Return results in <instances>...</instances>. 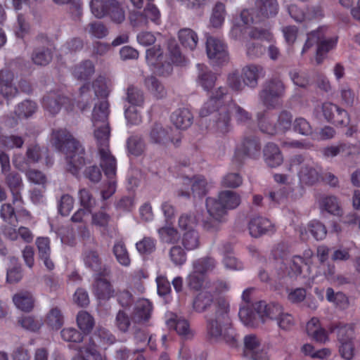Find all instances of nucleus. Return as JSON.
Listing matches in <instances>:
<instances>
[{
    "instance_id": "f257e3e1",
    "label": "nucleus",
    "mask_w": 360,
    "mask_h": 360,
    "mask_svg": "<svg viewBox=\"0 0 360 360\" xmlns=\"http://www.w3.org/2000/svg\"><path fill=\"white\" fill-rule=\"evenodd\" d=\"M110 114L109 103L101 99L95 103L91 115L94 136L97 142L100 165L104 168L107 175H112L115 170V158L109 149L110 129L108 123Z\"/></svg>"
},
{
    "instance_id": "f03ea898",
    "label": "nucleus",
    "mask_w": 360,
    "mask_h": 360,
    "mask_svg": "<svg viewBox=\"0 0 360 360\" xmlns=\"http://www.w3.org/2000/svg\"><path fill=\"white\" fill-rule=\"evenodd\" d=\"M228 89L225 86H219L211 91L206 102L200 110V117L213 115L214 127L220 134H224L231 129V117L229 115Z\"/></svg>"
},
{
    "instance_id": "7ed1b4c3",
    "label": "nucleus",
    "mask_w": 360,
    "mask_h": 360,
    "mask_svg": "<svg viewBox=\"0 0 360 360\" xmlns=\"http://www.w3.org/2000/svg\"><path fill=\"white\" fill-rule=\"evenodd\" d=\"M52 136L55 146L65 155L66 170L73 175L78 174L85 164L82 144L65 129L54 130Z\"/></svg>"
},
{
    "instance_id": "20e7f679",
    "label": "nucleus",
    "mask_w": 360,
    "mask_h": 360,
    "mask_svg": "<svg viewBox=\"0 0 360 360\" xmlns=\"http://www.w3.org/2000/svg\"><path fill=\"white\" fill-rule=\"evenodd\" d=\"M207 331L212 338L224 340L231 346L236 345V333L231 328L229 304L226 300H219L214 313L207 317Z\"/></svg>"
},
{
    "instance_id": "39448f33",
    "label": "nucleus",
    "mask_w": 360,
    "mask_h": 360,
    "mask_svg": "<svg viewBox=\"0 0 360 360\" xmlns=\"http://www.w3.org/2000/svg\"><path fill=\"white\" fill-rule=\"evenodd\" d=\"M285 85L279 77H272L265 82L259 93L261 103L268 108H274L278 104L279 99L285 94Z\"/></svg>"
},
{
    "instance_id": "423d86ee",
    "label": "nucleus",
    "mask_w": 360,
    "mask_h": 360,
    "mask_svg": "<svg viewBox=\"0 0 360 360\" xmlns=\"http://www.w3.org/2000/svg\"><path fill=\"white\" fill-rule=\"evenodd\" d=\"M292 115L290 112L282 110L276 120L263 117L259 120L260 130L269 135L283 134L289 131L292 126Z\"/></svg>"
},
{
    "instance_id": "0eeeda50",
    "label": "nucleus",
    "mask_w": 360,
    "mask_h": 360,
    "mask_svg": "<svg viewBox=\"0 0 360 360\" xmlns=\"http://www.w3.org/2000/svg\"><path fill=\"white\" fill-rule=\"evenodd\" d=\"M300 166L298 176L302 183L307 185H314L320 177L317 165L311 160H304V157L297 155L292 157L289 163L288 170L292 171L293 167Z\"/></svg>"
},
{
    "instance_id": "6e6552de",
    "label": "nucleus",
    "mask_w": 360,
    "mask_h": 360,
    "mask_svg": "<svg viewBox=\"0 0 360 360\" xmlns=\"http://www.w3.org/2000/svg\"><path fill=\"white\" fill-rule=\"evenodd\" d=\"M206 209L208 215L203 219V226L207 231L217 230L225 221L227 210L217 197L206 199Z\"/></svg>"
},
{
    "instance_id": "1a4fd4ad",
    "label": "nucleus",
    "mask_w": 360,
    "mask_h": 360,
    "mask_svg": "<svg viewBox=\"0 0 360 360\" xmlns=\"http://www.w3.org/2000/svg\"><path fill=\"white\" fill-rule=\"evenodd\" d=\"M115 341V336L108 329L98 326L84 346L87 347L88 352L95 360H101L102 355L98 352V348H105Z\"/></svg>"
},
{
    "instance_id": "9d476101",
    "label": "nucleus",
    "mask_w": 360,
    "mask_h": 360,
    "mask_svg": "<svg viewBox=\"0 0 360 360\" xmlns=\"http://www.w3.org/2000/svg\"><path fill=\"white\" fill-rule=\"evenodd\" d=\"M172 127L160 123H155L148 131V141L160 147H167L169 143L178 146L181 142L180 138L172 136Z\"/></svg>"
},
{
    "instance_id": "9b49d317",
    "label": "nucleus",
    "mask_w": 360,
    "mask_h": 360,
    "mask_svg": "<svg viewBox=\"0 0 360 360\" xmlns=\"http://www.w3.org/2000/svg\"><path fill=\"white\" fill-rule=\"evenodd\" d=\"M317 44L316 61L321 63V56L328 52L336 44V40L334 39H325L320 30L313 31L307 36V39L302 48V53H305L314 44Z\"/></svg>"
},
{
    "instance_id": "f8f14e48",
    "label": "nucleus",
    "mask_w": 360,
    "mask_h": 360,
    "mask_svg": "<svg viewBox=\"0 0 360 360\" xmlns=\"http://www.w3.org/2000/svg\"><path fill=\"white\" fill-rule=\"evenodd\" d=\"M44 108L51 115H56L61 108L68 112H75V102L70 98L56 92H51L43 98Z\"/></svg>"
},
{
    "instance_id": "ddd939ff",
    "label": "nucleus",
    "mask_w": 360,
    "mask_h": 360,
    "mask_svg": "<svg viewBox=\"0 0 360 360\" xmlns=\"http://www.w3.org/2000/svg\"><path fill=\"white\" fill-rule=\"evenodd\" d=\"M146 58L148 64L153 66L158 74L168 75L172 72L171 61L168 60L167 56L163 54L159 45L147 49Z\"/></svg>"
},
{
    "instance_id": "4468645a",
    "label": "nucleus",
    "mask_w": 360,
    "mask_h": 360,
    "mask_svg": "<svg viewBox=\"0 0 360 360\" xmlns=\"http://www.w3.org/2000/svg\"><path fill=\"white\" fill-rule=\"evenodd\" d=\"M260 149L259 141L255 136L245 135L242 141L241 148L237 150L234 154L233 162L236 166H240L245 156L255 158L259 154Z\"/></svg>"
},
{
    "instance_id": "2eb2a0df",
    "label": "nucleus",
    "mask_w": 360,
    "mask_h": 360,
    "mask_svg": "<svg viewBox=\"0 0 360 360\" xmlns=\"http://www.w3.org/2000/svg\"><path fill=\"white\" fill-rule=\"evenodd\" d=\"M18 77L8 68L0 70V94L7 101L17 96L19 90L17 86Z\"/></svg>"
},
{
    "instance_id": "dca6fc26",
    "label": "nucleus",
    "mask_w": 360,
    "mask_h": 360,
    "mask_svg": "<svg viewBox=\"0 0 360 360\" xmlns=\"http://www.w3.org/2000/svg\"><path fill=\"white\" fill-rule=\"evenodd\" d=\"M245 352L253 360H269L266 352L262 345L259 339L253 334L244 338Z\"/></svg>"
},
{
    "instance_id": "f3484780",
    "label": "nucleus",
    "mask_w": 360,
    "mask_h": 360,
    "mask_svg": "<svg viewBox=\"0 0 360 360\" xmlns=\"http://www.w3.org/2000/svg\"><path fill=\"white\" fill-rule=\"evenodd\" d=\"M253 309L257 311L262 322L267 320L276 321L283 309L279 304L271 302L266 304L264 301L256 302Z\"/></svg>"
},
{
    "instance_id": "a211bd4d",
    "label": "nucleus",
    "mask_w": 360,
    "mask_h": 360,
    "mask_svg": "<svg viewBox=\"0 0 360 360\" xmlns=\"http://www.w3.org/2000/svg\"><path fill=\"white\" fill-rule=\"evenodd\" d=\"M323 115L328 122L339 125H347L349 124L347 112L340 109L338 106L331 103H324L322 105Z\"/></svg>"
},
{
    "instance_id": "6ab92c4d",
    "label": "nucleus",
    "mask_w": 360,
    "mask_h": 360,
    "mask_svg": "<svg viewBox=\"0 0 360 360\" xmlns=\"http://www.w3.org/2000/svg\"><path fill=\"white\" fill-rule=\"evenodd\" d=\"M206 51L209 58L217 61H225L227 58L226 46L220 39L208 37L206 41Z\"/></svg>"
},
{
    "instance_id": "aec40b11",
    "label": "nucleus",
    "mask_w": 360,
    "mask_h": 360,
    "mask_svg": "<svg viewBox=\"0 0 360 360\" xmlns=\"http://www.w3.org/2000/svg\"><path fill=\"white\" fill-rule=\"evenodd\" d=\"M248 229L250 234L255 238L274 231L273 224L268 219L260 216L252 217L250 219Z\"/></svg>"
},
{
    "instance_id": "412c9836",
    "label": "nucleus",
    "mask_w": 360,
    "mask_h": 360,
    "mask_svg": "<svg viewBox=\"0 0 360 360\" xmlns=\"http://www.w3.org/2000/svg\"><path fill=\"white\" fill-rule=\"evenodd\" d=\"M264 75L265 71L263 67L259 65L251 64L242 69L241 77L243 83L250 88H255L258 84L259 78Z\"/></svg>"
},
{
    "instance_id": "4be33fe9",
    "label": "nucleus",
    "mask_w": 360,
    "mask_h": 360,
    "mask_svg": "<svg viewBox=\"0 0 360 360\" xmlns=\"http://www.w3.org/2000/svg\"><path fill=\"white\" fill-rule=\"evenodd\" d=\"M171 122L178 129L185 130L193 124V116L186 108H179L171 115Z\"/></svg>"
},
{
    "instance_id": "5701e85b",
    "label": "nucleus",
    "mask_w": 360,
    "mask_h": 360,
    "mask_svg": "<svg viewBox=\"0 0 360 360\" xmlns=\"http://www.w3.org/2000/svg\"><path fill=\"white\" fill-rule=\"evenodd\" d=\"M255 7L257 15L264 18L276 16L279 10L277 0H255Z\"/></svg>"
},
{
    "instance_id": "b1692460",
    "label": "nucleus",
    "mask_w": 360,
    "mask_h": 360,
    "mask_svg": "<svg viewBox=\"0 0 360 360\" xmlns=\"http://www.w3.org/2000/svg\"><path fill=\"white\" fill-rule=\"evenodd\" d=\"M152 304L146 299H141L136 302L132 315L136 323H142L148 321L152 313Z\"/></svg>"
},
{
    "instance_id": "393cba45",
    "label": "nucleus",
    "mask_w": 360,
    "mask_h": 360,
    "mask_svg": "<svg viewBox=\"0 0 360 360\" xmlns=\"http://www.w3.org/2000/svg\"><path fill=\"white\" fill-rule=\"evenodd\" d=\"M167 325L169 328H174L179 335L185 339H189L193 336L189 323L185 319L172 315L167 321Z\"/></svg>"
},
{
    "instance_id": "a878e982",
    "label": "nucleus",
    "mask_w": 360,
    "mask_h": 360,
    "mask_svg": "<svg viewBox=\"0 0 360 360\" xmlns=\"http://www.w3.org/2000/svg\"><path fill=\"white\" fill-rule=\"evenodd\" d=\"M307 231H309L317 240L324 239L327 233L326 226L320 221L316 220L310 221L307 224V227L300 228V234L302 240L307 239Z\"/></svg>"
},
{
    "instance_id": "bb28decb",
    "label": "nucleus",
    "mask_w": 360,
    "mask_h": 360,
    "mask_svg": "<svg viewBox=\"0 0 360 360\" xmlns=\"http://www.w3.org/2000/svg\"><path fill=\"white\" fill-rule=\"evenodd\" d=\"M82 258L86 267L98 272L101 269L102 261L97 250L89 247H85Z\"/></svg>"
},
{
    "instance_id": "cd10ccee",
    "label": "nucleus",
    "mask_w": 360,
    "mask_h": 360,
    "mask_svg": "<svg viewBox=\"0 0 360 360\" xmlns=\"http://www.w3.org/2000/svg\"><path fill=\"white\" fill-rule=\"evenodd\" d=\"M265 162L271 167L279 166L283 160L278 146L274 143H268L264 148Z\"/></svg>"
},
{
    "instance_id": "c85d7f7f",
    "label": "nucleus",
    "mask_w": 360,
    "mask_h": 360,
    "mask_svg": "<svg viewBox=\"0 0 360 360\" xmlns=\"http://www.w3.org/2000/svg\"><path fill=\"white\" fill-rule=\"evenodd\" d=\"M183 184L186 187L191 186L195 197L201 198L206 193L207 181L202 176H195L193 179L185 177L183 179Z\"/></svg>"
},
{
    "instance_id": "c756f323",
    "label": "nucleus",
    "mask_w": 360,
    "mask_h": 360,
    "mask_svg": "<svg viewBox=\"0 0 360 360\" xmlns=\"http://www.w3.org/2000/svg\"><path fill=\"white\" fill-rule=\"evenodd\" d=\"M94 295L99 300H108L114 293L110 283L105 278L98 277L93 285Z\"/></svg>"
},
{
    "instance_id": "7c9ffc66",
    "label": "nucleus",
    "mask_w": 360,
    "mask_h": 360,
    "mask_svg": "<svg viewBox=\"0 0 360 360\" xmlns=\"http://www.w3.org/2000/svg\"><path fill=\"white\" fill-rule=\"evenodd\" d=\"M307 333L309 336L320 342H325L328 340L326 331L320 326L319 320L317 318H312L307 324Z\"/></svg>"
},
{
    "instance_id": "2f4dec72",
    "label": "nucleus",
    "mask_w": 360,
    "mask_h": 360,
    "mask_svg": "<svg viewBox=\"0 0 360 360\" xmlns=\"http://www.w3.org/2000/svg\"><path fill=\"white\" fill-rule=\"evenodd\" d=\"M144 85L155 98L162 99L167 96V90L155 77L150 76L146 77L144 80Z\"/></svg>"
},
{
    "instance_id": "473e14b6",
    "label": "nucleus",
    "mask_w": 360,
    "mask_h": 360,
    "mask_svg": "<svg viewBox=\"0 0 360 360\" xmlns=\"http://www.w3.org/2000/svg\"><path fill=\"white\" fill-rule=\"evenodd\" d=\"M198 68L200 72L197 82L205 91H209L214 86L217 77L211 71L207 69L204 70L203 66L200 64H198Z\"/></svg>"
},
{
    "instance_id": "72a5a7b5",
    "label": "nucleus",
    "mask_w": 360,
    "mask_h": 360,
    "mask_svg": "<svg viewBox=\"0 0 360 360\" xmlns=\"http://www.w3.org/2000/svg\"><path fill=\"white\" fill-rule=\"evenodd\" d=\"M226 15V6L221 2H217L212 10L210 18V25L211 27L219 29L221 28L225 20Z\"/></svg>"
},
{
    "instance_id": "f704fd0d",
    "label": "nucleus",
    "mask_w": 360,
    "mask_h": 360,
    "mask_svg": "<svg viewBox=\"0 0 360 360\" xmlns=\"http://www.w3.org/2000/svg\"><path fill=\"white\" fill-rule=\"evenodd\" d=\"M214 302L213 295L207 290H202L198 294L193 302V307L198 312L207 310Z\"/></svg>"
},
{
    "instance_id": "c9c22d12",
    "label": "nucleus",
    "mask_w": 360,
    "mask_h": 360,
    "mask_svg": "<svg viewBox=\"0 0 360 360\" xmlns=\"http://www.w3.org/2000/svg\"><path fill=\"white\" fill-rule=\"evenodd\" d=\"M330 330L332 333H336L339 343L354 340V328L351 324L339 323Z\"/></svg>"
},
{
    "instance_id": "e433bc0d",
    "label": "nucleus",
    "mask_w": 360,
    "mask_h": 360,
    "mask_svg": "<svg viewBox=\"0 0 360 360\" xmlns=\"http://www.w3.org/2000/svg\"><path fill=\"white\" fill-rule=\"evenodd\" d=\"M94 72L95 68L93 63L89 60H86L75 67L73 75L77 79L86 80L94 75Z\"/></svg>"
},
{
    "instance_id": "4c0bfd02",
    "label": "nucleus",
    "mask_w": 360,
    "mask_h": 360,
    "mask_svg": "<svg viewBox=\"0 0 360 360\" xmlns=\"http://www.w3.org/2000/svg\"><path fill=\"white\" fill-rule=\"evenodd\" d=\"M193 270L201 275L212 272L217 266L216 260L211 257H204L193 262Z\"/></svg>"
},
{
    "instance_id": "58836bf2",
    "label": "nucleus",
    "mask_w": 360,
    "mask_h": 360,
    "mask_svg": "<svg viewBox=\"0 0 360 360\" xmlns=\"http://www.w3.org/2000/svg\"><path fill=\"white\" fill-rule=\"evenodd\" d=\"M92 86L96 96H100L102 99H106V97L111 91L112 82L110 79L99 76L94 81Z\"/></svg>"
},
{
    "instance_id": "ea45409f",
    "label": "nucleus",
    "mask_w": 360,
    "mask_h": 360,
    "mask_svg": "<svg viewBox=\"0 0 360 360\" xmlns=\"http://www.w3.org/2000/svg\"><path fill=\"white\" fill-rule=\"evenodd\" d=\"M13 301L19 309L30 311L34 307V299L29 292H20L13 297Z\"/></svg>"
},
{
    "instance_id": "a19ab883",
    "label": "nucleus",
    "mask_w": 360,
    "mask_h": 360,
    "mask_svg": "<svg viewBox=\"0 0 360 360\" xmlns=\"http://www.w3.org/2000/svg\"><path fill=\"white\" fill-rule=\"evenodd\" d=\"M112 252L117 262L122 266H129L131 264L129 254L124 243L122 240L116 241L112 247Z\"/></svg>"
},
{
    "instance_id": "79ce46f5",
    "label": "nucleus",
    "mask_w": 360,
    "mask_h": 360,
    "mask_svg": "<svg viewBox=\"0 0 360 360\" xmlns=\"http://www.w3.org/2000/svg\"><path fill=\"white\" fill-rule=\"evenodd\" d=\"M240 321L244 325L248 327H256L258 325V317L257 311L255 312L250 307L241 306L238 312Z\"/></svg>"
},
{
    "instance_id": "37998d69",
    "label": "nucleus",
    "mask_w": 360,
    "mask_h": 360,
    "mask_svg": "<svg viewBox=\"0 0 360 360\" xmlns=\"http://www.w3.org/2000/svg\"><path fill=\"white\" fill-rule=\"evenodd\" d=\"M227 108H229V115H230L231 112H234V116L238 123L248 124L251 121V114L242 107L235 103L231 97L229 98Z\"/></svg>"
},
{
    "instance_id": "c03bdc74",
    "label": "nucleus",
    "mask_w": 360,
    "mask_h": 360,
    "mask_svg": "<svg viewBox=\"0 0 360 360\" xmlns=\"http://www.w3.org/2000/svg\"><path fill=\"white\" fill-rule=\"evenodd\" d=\"M218 199L226 210L236 208L240 203V196L234 191H224L219 193Z\"/></svg>"
},
{
    "instance_id": "a18cd8bd",
    "label": "nucleus",
    "mask_w": 360,
    "mask_h": 360,
    "mask_svg": "<svg viewBox=\"0 0 360 360\" xmlns=\"http://www.w3.org/2000/svg\"><path fill=\"white\" fill-rule=\"evenodd\" d=\"M179 39L181 44L190 50L195 48L198 41L196 33L188 28L182 29L179 32Z\"/></svg>"
},
{
    "instance_id": "49530a36",
    "label": "nucleus",
    "mask_w": 360,
    "mask_h": 360,
    "mask_svg": "<svg viewBox=\"0 0 360 360\" xmlns=\"http://www.w3.org/2000/svg\"><path fill=\"white\" fill-rule=\"evenodd\" d=\"M77 323L84 333L88 334L92 330L95 320L87 311H80L77 315Z\"/></svg>"
},
{
    "instance_id": "de8ad7c7",
    "label": "nucleus",
    "mask_w": 360,
    "mask_h": 360,
    "mask_svg": "<svg viewBox=\"0 0 360 360\" xmlns=\"http://www.w3.org/2000/svg\"><path fill=\"white\" fill-rule=\"evenodd\" d=\"M110 6L107 11L106 16L117 24L122 23L125 20V13L120 4L116 0H109Z\"/></svg>"
},
{
    "instance_id": "09e8293b",
    "label": "nucleus",
    "mask_w": 360,
    "mask_h": 360,
    "mask_svg": "<svg viewBox=\"0 0 360 360\" xmlns=\"http://www.w3.org/2000/svg\"><path fill=\"white\" fill-rule=\"evenodd\" d=\"M156 243L155 238L145 236L136 243V248L141 255L148 256L155 251Z\"/></svg>"
},
{
    "instance_id": "8fccbe9b",
    "label": "nucleus",
    "mask_w": 360,
    "mask_h": 360,
    "mask_svg": "<svg viewBox=\"0 0 360 360\" xmlns=\"http://www.w3.org/2000/svg\"><path fill=\"white\" fill-rule=\"evenodd\" d=\"M181 243L187 250H193L200 245V236L195 229H191L184 233Z\"/></svg>"
},
{
    "instance_id": "3c124183",
    "label": "nucleus",
    "mask_w": 360,
    "mask_h": 360,
    "mask_svg": "<svg viewBox=\"0 0 360 360\" xmlns=\"http://www.w3.org/2000/svg\"><path fill=\"white\" fill-rule=\"evenodd\" d=\"M245 54L249 59L254 60L262 57L266 52V47L261 43L247 40L245 44Z\"/></svg>"
},
{
    "instance_id": "603ef678",
    "label": "nucleus",
    "mask_w": 360,
    "mask_h": 360,
    "mask_svg": "<svg viewBox=\"0 0 360 360\" xmlns=\"http://www.w3.org/2000/svg\"><path fill=\"white\" fill-rule=\"evenodd\" d=\"M304 263V259L302 257L298 255L293 256L290 262V266L288 272L286 274L283 273L282 274H279V279L283 278L286 276H288L290 278H294L300 275L302 273V265Z\"/></svg>"
},
{
    "instance_id": "864d4df0",
    "label": "nucleus",
    "mask_w": 360,
    "mask_h": 360,
    "mask_svg": "<svg viewBox=\"0 0 360 360\" xmlns=\"http://www.w3.org/2000/svg\"><path fill=\"white\" fill-rule=\"evenodd\" d=\"M46 322L53 329H59L64 323L61 310L58 307L52 308L47 314Z\"/></svg>"
},
{
    "instance_id": "5fc2aeb1",
    "label": "nucleus",
    "mask_w": 360,
    "mask_h": 360,
    "mask_svg": "<svg viewBox=\"0 0 360 360\" xmlns=\"http://www.w3.org/2000/svg\"><path fill=\"white\" fill-rule=\"evenodd\" d=\"M32 60L37 65H46L52 60V52L47 48H39L34 51Z\"/></svg>"
},
{
    "instance_id": "6e6d98bb",
    "label": "nucleus",
    "mask_w": 360,
    "mask_h": 360,
    "mask_svg": "<svg viewBox=\"0 0 360 360\" xmlns=\"http://www.w3.org/2000/svg\"><path fill=\"white\" fill-rule=\"evenodd\" d=\"M320 205L328 212L334 215H338L340 212L338 199L334 195L323 196L320 200Z\"/></svg>"
},
{
    "instance_id": "4d7b16f0",
    "label": "nucleus",
    "mask_w": 360,
    "mask_h": 360,
    "mask_svg": "<svg viewBox=\"0 0 360 360\" xmlns=\"http://www.w3.org/2000/svg\"><path fill=\"white\" fill-rule=\"evenodd\" d=\"M127 149L133 155H141L145 149V143L142 138L137 135L131 136L127 142Z\"/></svg>"
},
{
    "instance_id": "13d9d810",
    "label": "nucleus",
    "mask_w": 360,
    "mask_h": 360,
    "mask_svg": "<svg viewBox=\"0 0 360 360\" xmlns=\"http://www.w3.org/2000/svg\"><path fill=\"white\" fill-rule=\"evenodd\" d=\"M109 6V0H91L90 2L92 14L99 19L106 16Z\"/></svg>"
},
{
    "instance_id": "bf43d9fd",
    "label": "nucleus",
    "mask_w": 360,
    "mask_h": 360,
    "mask_svg": "<svg viewBox=\"0 0 360 360\" xmlns=\"http://www.w3.org/2000/svg\"><path fill=\"white\" fill-rule=\"evenodd\" d=\"M37 110V104L30 100H25L19 103L15 110V113L20 117L27 118L31 116Z\"/></svg>"
},
{
    "instance_id": "052dcab7",
    "label": "nucleus",
    "mask_w": 360,
    "mask_h": 360,
    "mask_svg": "<svg viewBox=\"0 0 360 360\" xmlns=\"http://www.w3.org/2000/svg\"><path fill=\"white\" fill-rule=\"evenodd\" d=\"M169 258L175 266H182L186 261V253L180 245H174L169 250Z\"/></svg>"
},
{
    "instance_id": "680f3d73",
    "label": "nucleus",
    "mask_w": 360,
    "mask_h": 360,
    "mask_svg": "<svg viewBox=\"0 0 360 360\" xmlns=\"http://www.w3.org/2000/svg\"><path fill=\"white\" fill-rule=\"evenodd\" d=\"M18 322L24 329L31 332H37L43 325L41 319L31 316H22Z\"/></svg>"
},
{
    "instance_id": "e2e57ef3",
    "label": "nucleus",
    "mask_w": 360,
    "mask_h": 360,
    "mask_svg": "<svg viewBox=\"0 0 360 360\" xmlns=\"http://www.w3.org/2000/svg\"><path fill=\"white\" fill-rule=\"evenodd\" d=\"M85 31L91 37L96 39H102L107 36L108 30L101 22H93L87 25Z\"/></svg>"
},
{
    "instance_id": "0e129e2a",
    "label": "nucleus",
    "mask_w": 360,
    "mask_h": 360,
    "mask_svg": "<svg viewBox=\"0 0 360 360\" xmlns=\"http://www.w3.org/2000/svg\"><path fill=\"white\" fill-rule=\"evenodd\" d=\"M293 130L302 136H311L313 129L311 124L304 117H296L292 124Z\"/></svg>"
},
{
    "instance_id": "69168bd1",
    "label": "nucleus",
    "mask_w": 360,
    "mask_h": 360,
    "mask_svg": "<svg viewBox=\"0 0 360 360\" xmlns=\"http://www.w3.org/2000/svg\"><path fill=\"white\" fill-rule=\"evenodd\" d=\"M158 234L160 240L166 243H176L179 238L178 231L170 226L159 229Z\"/></svg>"
},
{
    "instance_id": "338daca9",
    "label": "nucleus",
    "mask_w": 360,
    "mask_h": 360,
    "mask_svg": "<svg viewBox=\"0 0 360 360\" xmlns=\"http://www.w3.org/2000/svg\"><path fill=\"white\" fill-rule=\"evenodd\" d=\"M246 33L249 38L248 40H266L271 41L272 39L271 33L266 29L258 27H248Z\"/></svg>"
},
{
    "instance_id": "774afa93",
    "label": "nucleus",
    "mask_w": 360,
    "mask_h": 360,
    "mask_svg": "<svg viewBox=\"0 0 360 360\" xmlns=\"http://www.w3.org/2000/svg\"><path fill=\"white\" fill-rule=\"evenodd\" d=\"M126 100L134 106H139L144 101L143 94L139 88L129 86L127 90Z\"/></svg>"
}]
</instances>
